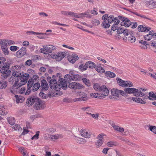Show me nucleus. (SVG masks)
Instances as JSON below:
<instances>
[{
    "label": "nucleus",
    "mask_w": 156,
    "mask_h": 156,
    "mask_svg": "<svg viewBox=\"0 0 156 156\" xmlns=\"http://www.w3.org/2000/svg\"><path fill=\"white\" fill-rule=\"evenodd\" d=\"M12 75L15 79V82L12 86V88H18L27 82L29 75L27 73H23L21 72L16 70H12Z\"/></svg>",
    "instance_id": "nucleus-1"
},
{
    "label": "nucleus",
    "mask_w": 156,
    "mask_h": 156,
    "mask_svg": "<svg viewBox=\"0 0 156 156\" xmlns=\"http://www.w3.org/2000/svg\"><path fill=\"white\" fill-rule=\"evenodd\" d=\"M10 66L9 63L5 62L0 67V68L1 69L0 70V73L2 74L1 75L2 79H4L6 78L10 75L11 73V71L9 69Z\"/></svg>",
    "instance_id": "nucleus-2"
},
{
    "label": "nucleus",
    "mask_w": 156,
    "mask_h": 156,
    "mask_svg": "<svg viewBox=\"0 0 156 156\" xmlns=\"http://www.w3.org/2000/svg\"><path fill=\"white\" fill-rule=\"evenodd\" d=\"M52 78V79L51 77L48 76L47 78V80L50 83V88L56 91H58L61 89V86L58 83V82L57 81L58 77L56 78L55 76L53 75Z\"/></svg>",
    "instance_id": "nucleus-3"
},
{
    "label": "nucleus",
    "mask_w": 156,
    "mask_h": 156,
    "mask_svg": "<svg viewBox=\"0 0 156 156\" xmlns=\"http://www.w3.org/2000/svg\"><path fill=\"white\" fill-rule=\"evenodd\" d=\"M71 75L67 74L65 76V79H59L58 80V83L61 86V88H62L63 89H65L67 87V83H70L71 80Z\"/></svg>",
    "instance_id": "nucleus-4"
},
{
    "label": "nucleus",
    "mask_w": 156,
    "mask_h": 156,
    "mask_svg": "<svg viewBox=\"0 0 156 156\" xmlns=\"http://www.w3.org/2000/svg\"><path fill=\"white\" fill-rule=\"evenodd\" d=\"M124 90L128 94H133L136 97H141L144 95V94L141 91L140 89H137L135 88H125Z\"/></svg>",
    "instance_id": "nucleus-5"
},
{
    "label": "nucleus",
    "mask_w": 156,
    "mask_h": 156,
    "mask_svg": "<svg viewBox=\"0 0 156 156\" xmlns=\"http://www.w3.org/2000/svg\"><path fill=\"white\" fill-rule=\"evenodd\" d=\"M78 98L73 99V101L74 102L85 101L88 99L87 94L83 92H80L77 95Z\"/></svg>",
    "instance_id": "nucleus-6"
},
{
    "label": "nucleus",
    "mask_w": 156,
    "mask_h": 156,
    "mask_svg": "<svg viewBox=\"0 0 156 156\" xmlns=\"http://www.w3.org/2000/svg\"><path fill=\"white\" fill-rule=\"evenodd\" d=\"M116 80L118 81L119 85L124 87H130L133 86V83L129 81L122 80L119 78H117Z\"/></svg>",
    "instance_id": "nucleus-7"
},
{
    "label": "nucleus",
    "mask_w": 156,
    "mask_h": 156,
    "mask_svg": "<svg viewBox=\"0 0 156 156\" xmlns=\"http://www.w3.org/2000/svg\"><path fill=\"white\" fill-rule=\"evenodd\" d=\"M118 18L120 20L122 21L121 23V26H125V27H128L130 25H132L133 23H131L128 19L123 17L120 16H118Z\"/></svg>",
    "instance_id": "nucleus-8"
},
{
    "label": "nucleus",
    "mask_w": 156,
    "mask_h": 156,
    "mask_svg": "<svg viewBox=\"0 0 156 156\" xmlns=\"http://www.w3.org/2000/svg\"><path fill=\"white\" fill-rule=\"evenodd\" d=\"M69 87L70 88L75 90L82 89L84 88V86L81 84L76 82L70 83Z\"/></svg>",
    "instance_id": "nucleus-9"
},
{
    "label": "nucleus",
    "mask_w": 156,
    "mask_h": 156,
    "mask_svg": "<svg viewBox=\"0 0 156 156\" xmlns=\"http://www.w3.org/2000/svg\"><path fill=\"white\" fill-rule=\"evenodd\" d=\"M66 56L65 54L63 52L58 53L56 55L52 54L51 55V57L55 58L58 61H59L62 60Z\"/></svg>",
    "instance_id": "nucleus-10"
},
{
    "label": "nucleus",
    "mask_w": 156,
    "mask_h": 156,
    "mask_svg": "<svg viewBox=\"0 0 156 156\" xmlns=\"http://www.w3.org/2000/svg\"><path fill=\"white\" fill-rule=\"evenodd\" d=\"M39 98H38L34 96H30L27 99L26 102L27 104L29 106L32 105L34 103H35L37 100H39Z\"/></svg>",
    "instance_id": "nucleus-11"
},
{
    "label": "nucleus",
    "mask_w": 156,
    "mask_h": 156,
    "mask_svg": "<svg viewBox=\"0 0 156 156\" xmlns=\"http://www.w3.org/2000/svg\"><path fill=\"white\" fill-rule=\"evenodd\" d=\"M26 53V48L25 47H22L21 49L16 52V56L18 58H22L25 55Z\"/></svg>",
    "instance_id": "nucleus-12"
},
{
    "label": "nucleus",
    "mask_w": 156,
    "mask_h": 156,
    "mask_svg": "<svg viewBox=\"0 0 156 156\" xmlns=\"http://www.w3.org/2000/svg\"><path fill=\"white\" fill-rule=\"evenodd\" d=\"M69 74L71 75V80L74 81H79L81 80L83 77L79 74H75L74 72L71 71L69 72Z\"/></svg>",
    "instance_id": "nucleus-13"
},
{
    "label": "nucleus",
    "mask_w": 156,
    "mask_h": 156,
    "mask_svg": "<svg viewBox=\"0 0 156 156\" xmlns=\"http://www.w3.org/2000/svg\"><path fill=\"white\" fill-rule=\"evenodd\" d=\"M44 103L39 98V100H37L35 103L34 105V108L37 110H39L40 109H43L44 107Z\"/></svg>",
    "instance_id": "nucleus-14"
},
{
    "label": "nucleus",
    "mask_w": 156,
    "mask_h": 156,
    "mask_svg": "<svg viewBox=\"0 0 156 156\" xmlns=\"http://www.w3.org/2000/svg\"><path fill=\"white\" fill-rule=\"evenodd\" d=\"M100 91L102 93L103 95L102 96H101L102 98H104L105 96H108L109 93V90L108 88L105 85L102 86Z\"/></svg>",
    "instance_id": "nucleus-15"
},
{
    "label": "nucleus",
    "mask_w": 156,
    "mask_h": 156,
    "mask_svg": "<svg viewBox=\"0 0 156 156\" xmlns=\"http://www.w3.org/2000/svg\"><path fill=\"white\" fill-rule=\"evenodd\" d=\"M138 30L139 32H148L150 30L151 28L150 27H146L144 25H140L138 27Z\"/></svg>",
    "instance_id": "nucleus-16"
},
{
    "label": "nucleus",
    "mask_w": 156,
    "mask_h": 156,
    "mask_svg": "<svg viewBox=\"0 0 156 156\" xmlns=\"http://www.w3.org/2000/svg\"><path fill=\"white\" fill-rule=\"evenodd\" d=\"M33 85V82H32V80H29L27 83V89L25 93L26 95H28L30 93L32 90V89H31V88Z\"/></svg>",
    "instance_id": "nucleus-17"
},
{
    "label": "nucleus",
    "mask_w": 156,
    "mask_h": 156,
    "mask_svg": "<svg viewBox=\"0 0 156 156\" xmlns=\"http://www.w3.org/2000/svg\"><path fill=\"white\" fill-rule=\"evenodd\" d=\"M41 87L42 88L41 91H43V90H48L49 88L48 85L45 80L43 79L41 80Z\"/></svg>",
    "instance_id": "nucleus-18"
},
{
    "label": "nucleus",
    "mask_w": 156,
    "mask_h": 156,
    "mask_svg": "<svg viewBox=\"0 0 156 156\" xmlns=\"http://www.w3.org/2000/svg\"><path fill=\"white\" fill-rule=\"evenodd\" d=\"M146 3L147 6L151 8L156 7V2L152 0H148L146 2Z\"/></svg>",
    "instance_id": "nucleus-19"
},
{
    "label": "nucleus",
    "mask_w": 156,
    "mask_h": 156,
    "mask_svg": "<svg viewBox=\"0 0 156 156\" xmlns=\"http://www.w3.org/2000/svg\"><path fill=\"white\" fill-rule=\"evenodd\" d=\"M47 54L52 52V51L56 49V48L52 45H48L45 46Z\"/></svg>",
    "instance_id": "nucleus-20"
},
{
    "label": "nucleus",
    "mask_w": 156,
    "mask_h": 156,
    "mask_svg": "<svg viewBox=\"0 0 156 156\" xmlns=\"http://www.w3.org/2000/svg\"><path fill=\"white\" fill-rule=\"evenodd\" d=\"M80 134L83 136L87 138H90L91 135V134L89 133L85 129H81L80 131Z\"/></svg>",
    "instance_id": "nucleus-21"
},
{
    "label": "nucleus",
    "mask_w": 156,
    "mask_h": 156,
    "mask_svg": "<svg viewBox=\"0 0 156 156\" xmlns=\"http://www.w3.org/2000/svg\"><path fill=\"white\" fill-rule=\"evenodd\" d=\"M119 90L117 89L113 88L112 89L111 92L112 95L114 96H116L118 98L120 96Z\"/></svg>",
    "instance_id": "nucleus-22"
},
{
    "label": "nucleus",
    "mask_w": 156,
    "mask_h": 156,
    "mask_svg": "<svg viewBox=\"0 0 156 156\" xmlns=\"http://www.w3.org/2000/svg\"><path fill=\"white\" fill-rule=\"evenodd\" d=\"M149 96L148 97V98L151 100H156V92H150L149 93Z\"/></svg>",
    "instance_id": "nucleus-23"
},
{
    "label": "nucleus",
    "mask_w": 156,
    "mask_h": 156,
    "mask_svg": "<svg viewBox=\"0 0 156 156\" xmlns=\"http://www.w3.org/2000/svg\"><path fill=\"white\" fill-rule=\"evenodd\" d=\"M86 65L87 66V68H89L90 69H93L95 67L96 65L93 62L91 61H89L87 62Z\"/></svg>",
    "instance_id": "nucleus-24"
},
{
    "label": "nucleus",
    "mask_w": 156,
    "mask_h": 156,
    "mask_svg": "<svg viewBox=\"0 0 156 156\" xmlns=\"http://www.w3.org/2000/svg\"><path fill=\"white\" fill-rule=\"evenodd\" d=\"M32 86V90L33 92L37 91L40 87V83L38 82L34 83Z\"/></svg>",
    "instance_id": "nucleus-25"
},
{
    "label": "nucleus",
    "mask_w": 156,
    "mask_h": 156,
    "mask_svg": "<svg viewBox=\"0 0 156 156\" xmlns=\"http://www.w3.org/2000/svg\"><path fill=\"white\" fill-rule=\"evenodd\" d=\"M96 70L98 73H102L105 72L104 69L100 66V65H97L95 68Z\"/></svg>",
    "instance_id": "nucleus-26"
},
{
    "label": "nucleus",
    "mask_w": 156,
    "mask_h": 156,
    "mask_svg": "<svg viewBox=\"0 0 156 156\" xmlns=\"http://www.w3.org/2000/svg\"><path fill=\"white\" fill-rule=\"evenodd\" d=\"M79 58V57L76 55H75L74 56H72L68 58V61L72 63H74Z\"/></svg>",
    "instance_id": "nucleus-27"
},
{
    "label": "nucleus",
    "mask_w": 156,
    "mask_h": 156,
    "mask_svg": "<svg viewBox=\"0 0 156 156\" xmlns=\"http://www.w3.org/2000/svg\"><path fill=\"white\" fill-rule=\"evenodd\" d=\"M139 43L141 44L142 45L140 46L141 48L144 49H147V45H149V44L147 43L146 41H144L143 40H140L139 41Z\"/></svg>",
    "instance_id": "nucleus-28"
},
{
    "label": "nucleus",
    "mask_w": 156,
    "mask_h": 156,
    "mask_svg": "<svg viewBox=\"0 0 156 156\" xmlns=\"http://www.w3.org/2000/svg\"><path fill=\"white\" fill-rule=\"evenodd\" d=\"M7 82L4 80L0 81V88L2 89L5 88L7 86Z\"/></svg>",
    "instance_id": "nucleus-29"
},
{
    "label": "nucleus",
    "mask_w": 156,
    "mask_h": 156,
    "mask_svg": "<svg viewBox=\"0 0 156 156\" xmlns=\"http://www.w3.org/2000/svg\"><path fill=\"white\" fill-rule=\"evenodd\" d=\"M15 97L16 98V102L17 103H22L24 100V98L21 96H19L17 95H16Z\"/></svg>",
    "instance_id": "nucleus-30"
},
{
    "label": "nucleus",
    "mask_w": 156,
    "mask_h": 156,
    "mask_svg": "<svg viewBox=\"0 0 156 156\" xmlns=\"http://www.w3.org/2000/svg\"><path fill=\"white\" fill-rule=\"evenodd\" d=\"M94 89L97 91H100L102 86H100L98 83H95L93 86Z\"/></svg>",
    "instance_id": "nucleus-31"
},
{
    "label": "nucleus",
    "mask_w": 156,
    "mask_h": 156,
    "mask_svg": "<svg viewBox=\"0 0 156 156\" xmlns=\"http://www.w3.org/2000/svg\"><path fill=\"white\" fill-rule=\"evenodd\" d=\"M106 144L108 147H112L117 146L118 145V143L115 141H112L107 143Z\"/></svg>",
    "instance_id": "nucleus-32"
},
{
    "label": "nucleus",
    "mask_w": 156,
    "mask_h": 156,
    "mask_svg": "<svg viewBox=\"0 0 156 156\" xmlns=\"http://www.w3.org/2000/svg\"><path fill=\"white\" fill-rule=\"evenodd\" d=\"M131 12L138 16L140 17L141 18H144L145 19H147L151 21H153V20H152L151 19L147 18L146 16L144 15H140V14H139V13H137V12H133L131 11Z\"/></svg>",
    "instance_id": "nucleus-33"
},
{
    "label": "nucleus",
    "mask_w": 156,
    "mask_h": 156,
    "mask_svg": "<svg viewBox=\"0 0 156 156\" xmlns=\"http://www.w3.org/2000/svg\"><path fill=\"white\" fill-rule=\"evenodd\" d=\"M105 75L107 76H108L110 77L113 78L115 77V74L110 71H106L105 73Z\"/></svg>",
    "instance_id": "nucleus-34"
},
{
    "label": "nucleus",
    "mask_w": 156,
    "mask_h": 156,
    "mask_svg": "<svg viewBox=\"0 0 156 156\" xmlns=\"http://www.w3.org/2000/svg\"><path fill=\"white\" fill-rule=\"evenodd\" d=\"M32 80L33 84L34 83H37V82L39 80L38 76L37 75H34L33 78L30 79L29 80Z\"/></svg>",
    "instance_id": "nucleus-35"
},
{
    "label": "nucleus",
    "mask_w": 156,
    "mask_h": 156,
    "mask_svg": "<svg viewBox=\"0 0 156 156\" xmlns=\"http://www.w3.org/2000/svg\"><path fill=\"white\" fill-rule=\"evenodd\" d=\"M2 50L3 51L4 54L5 55H8L9 54V51L7 46L3 47L2 46H1Z\"/></svg>",
    "instance_id": "nucleus-36"
},
{
    "label": "nucleus",
    "mask_w": 156,
    "mask_h": 156,
    "mask_svg": "<svg viewBox=\"0 0 156 156\" xmlns=\"http://www.w3.org/2000/svg\"><path fill=\"white\" fill-rule=\"evenodd\" d=\"M82 80H83V82L88 87L90 86V80L86 78H82Z\"/></svg>",
    "instance_id": "nucleus-37"
},
{
    "label": "nucleus",
    "mask_w": 156,
    "mask_h": 156,
    "mask_svg": "<svg viewBox=\"0 0 156 156\" xmlns=\"http://www.w3.org/2000/svg\"><path fill=\"white\" fill-rule=\"evenodd\" d=\"M9 123L12 125H13L15 123V119L13 117H10L7 119Z\"/></svg>",
    "instance_id": "nucleus-38"
},
{
    "label": "nucleus",
    "mask_w": 156,
    "mask_h": 156,
    "mask_svg": "<svg viewBox=\"0 0 156 156\" xmlns=\"http://www.w3.org/2000/svg\"><path fill=\"white\" fill-rule=\"evenodd\" d=\"M87 67L86 64H83L79 66V69L82 71H84L87 69Z\"/></svg>",
    "instance_id": "nucleus-39"
},
{
    "label": "nucleus",
    "mask_w": 156,
    "mask_h": 156,
    "mask_svg": "<svg viewBox=\"0 0 156 156\" xmlns=\"http://www.w3.org/2000/svg\"><path fill=\"white\" fill-rule=\"evenodd\" d=\"M59 136L58 134L56 135H52L50 136V139L52 140H55L59 138Z\"/></svg>",
    "instance_id": "nucleus-40"
},
{
    "label": "nucleus",
    "mask_w": 156,
    "mask_h": 156,
    "mask_svg": "<svg viewBox=\"0 0 156 156\" xmlns=\"http://www.w3.org/2000/svg\"><path fill=\"white\" fill-rule=\"evenodd\" d=\"M149 127V130L152 131L154 133L156 134V127L155 126H147Z\"/></svg>",
    "instance_id": "nucleus-41"
},
{
    "label": "nucleus",
    "mask_w": 156,
    "mask_h": 156,
    "mask_svg": "<svg viewBox=\"0 0 156 156\" xmlns=\"http://www.w3.org/2000/svg\"><path fill=\"white\" fill-rule=\"evenodd\" d=\"M0 43L1 44V46H2L3 47L7 46V40H0Z\"/></svg>",
    "instance_id": "nucleus-42"
},
{
    "label": "nucleus",
    "mask_w": 156,
    "mask_h": 156,
    "mask_svg": "<svg viewBox=\"0 0 156 156\" xmlns=\"http://www.w3.org/2000/svg\"><path fill=\"white\" fill-rule=\"evenodd\" d=\"M121 31H122V33L125 36H128L129 35V30L126 29H124V28H123V29H121Z\"/></svg>",
    "instance_id": "nucleus-43"
},
{
    "label": "nucleus",
    "mask_w": 156,
    "mask_h": 156,
    "mask_svg": "<svg viewBox=\"0 0 156 156\" xmlns=\"http://www.w3.org/2000/svg\"><path fill=\"white\" fill-rule=\"evenodd\" d=\"M115 18L112 15L109 16L108 17V23H112L114 20Z\"/></svg>",
    "instance_id": "nucleus-44"
},
{
    "label": "nucleus",
    "mask_w": 156,
    "mask_h": 156,
    "mask_svg": "<svg viewBox=\"0 0 156 156\" xmlns=\"http://www.w3.org/2000/svg\"><path fill=\"white\" fill-rule=\"evenodd\" d=\"M29 33L34 35H44V34L43 33H39L38 32H35L32 31H29L27 32V34H28Z\"/></svg>",
    "instance_id": "nucleus-45"
},
{
    "label": "nucleus",
    "mask_w": 156,
    "mask_h": 156,
    "mask_svg": "<svg viewBox=\"0 0 156 156\" xmlns=\"http://www.w3.org/2000/svg\"><path fill=\"white\" fill-rule=\"evenodd\" d=\"M102 27L105 28H109L110 26L109 23H107V21H103L101 24Z\"/></svg>",
    "instance_id": "nucleus-46"
},
{
    "label": "nucleus",
    "mask_w": 156,
    "mask_h": 156,
    "mask_svg": "<svg viewBox=\"0 0 156 156\" xmlns=\"http://www.w3.org/2000/svg\"><path fill=\"white\" fill-rule=\"evenodd\" d=\"M136 39V37L133 36H131V37H128V41L131 42V43L135 42Z\"/></svg>",
    "instance_id": "nucleus-47"
},
{
    "label": "nucleus",
    "mask_w": 156,
    "mask_h": 156,
    "mask_svg": "<svg viewBox=\"0 0 156 156\" xmlns=\"http://www.w3.org/2000/svg\"><path fill=\"white\" fill-rule=\"evenodd\" d=\"M90 95L92 98H98L100 97V94H98L97 93H93L90 94Z\"/></svg>",
    "instance_id": "nucleus-48"
},
{
    "label": "nucleus",
    "mask_w": 156,
    "mask_h": 156,
    "mask_svg": "<svg viewBox=\"0 0 156 156\" xmlns=\"http://www.w3.org/2000/svg\"><path fill=\"white\" fill-rule=\"evenodd\" d=\"M136 102L141 103L142 104H145L146 102V101H145L143 100H142L141 98H137L136 99Z\"/></svg>",
    "instance_id": "nucleus-49"
},
{
    "label": "nucleus",
    "mask_w": 156,
    "mask_h": 156,
    "mask_svg": "<svg viewBox=\"0 0 156 156\" xmlns=\"http://www.w3.org/2000/svg\"><path fill=\"white\" fill-rule=\"evenodd\" d=\"M6 58L4 57H0V67L5 63L4 62L6 61Z\"/></svg>",
    "instance_id": "nucleus-50"
},
{
    "label": "nucleus",
    "mask_w": 156,
    "mask_h": 156,
    "mask_svg": "<svg viewBox=\"0 0 156 156\" xmlns=\"http://www.w3.org/2000/svg\"><path fill=\"white\" fill-rule=\"evenodd\" d=\"M99 140L97 141V147L98 148L103 143V141L102 139H99Z\"/></svg>",
    "instance_id": "nucleus-51"
},
{
    "label": "nucleus",
    "mask_w": 156,
    "mask_h": 156,
    "mask_svg": "<svg viewBox=\"0 0 156 156\" xmlns=\"http://www.w3.org/2000/svg\"><path fill=\"white\" fill-rule=\"evenodd\" d=\"M19 49V48L15 46H12L10 47V50L12 51H15Z\"/></svg>",
    "instance_id": "nucleus-52"
},
{
    "label": "nucleus",
    "mask_w": 156,
    "mask_h": 156,
    "mask_svg": "<svg viewBox=\"0 0 156 156\" xmlns=\"http://www.w3.org/2000/svg\"><path fill=\"white\" fill-rule=\"evenodd\" d=\"M43 48H41L40 49L41 52L45 55L47 54L46 48H45V46H43Z\"/></svg>",
    "instance_id": "nucleus-53"
},
{
    "label": "nucleus",
    "mask_w": 156,
    "mask_h": 156,
    "mask_svg": "<svg viewBox=\"0 0 156 156\" xmlns=\"http://www.w3.org/2000/svg\"><path fill=\"white\" fill-rule=\"evenodd\" d=\"M86 113L87 114H89V115H90L94 118L95 119H98V114H91L90 113H89L88 112H87Z\"/></svg>",
    "instance_id": "nucleus-54"
},
{
    "label": "nucleus",
    "mask_w": 156,
    "mask_h": 156,
    "mask_svg": "<svg viewBox=\"0 0 156 156\" xmlns=\"http://www.w3.org/2000/svg\"><path fill=\"white\" fill-rule=\"evenodd\" d=\"M100 21L97 20H94L92 21L93 24L95 26H97L100 24Z\"/></svg>",
    "instance_id": "nucleus-55"
},
{
    "label": "nucleus",
    "mask_w": 156,
    "mask_h": 156,
    "mask_svg": "<svg viewBox=\"0 0 156 156\" xmlns=\"http://www.w3.org/2000/svg\"><path fill=\"white\" fill-rule=\"evenodd\" d=\"M40 132L39 131H37L36 132V134L34 135L31 139L33 140L34 139H35L37 140L38 139V136Z\"/></svg>",
    "instance_id": "nucleus-56"
},
{
    "label": "nucleus",
    "mask_w": 156,
    "mask_h": 156,
    "mask_svg": "<svg viewBox=\"0 0 156 156\" xmlns=\"http://www.w3.org/2000/svg\"><path fill=\"white\" fill-rule=\"evenodd\" d=\"M42 91H41L39 93V96L42 97L43 99H45L48 98L47 95L45 94L43 92H42Z\"/></svg>",
    "instance_id": "nucleus-57"
},
{
    "label": "nucleus",
    "mask_w": 156,
    "mask_h": 156,
    "mask_svg": "<svg viewBox=\"0 0 156 156\" xmlns=\"http://www.w3.org/2000/svg\"><path fill=\"white\" fill-rule=\"evenodd\" d=\"M12 128L14 129V130H22V128H21V129H20V126L17 124H16L13 126Z\"/></svg>",
    "instance_id": "nucleus-58"
},
{
    "label": "nucleus",
    "mask_w": 156,
    "mask_h": 156,
    "mask_svg": "<svg viewBox=\"0 0 156 156\" xmlns=\"http://www.w3.org/2000/svg\"><path fill=\"white\" fill-rule=\"evenodd\" d=\"M144 39L146 40L150 41L152 38V36H150L148 34L145 35L144 37Z\"/></svg>",
    "instance_id": "nucleus-59"
},
{
    "label": "nucleus",
    "mask_w": 156,
    "mask_h": 156,
    "mask_svg": "<svg viewBox=\"0 0 156 156\" xmlns=\"http://www.w3.org/2000/svg\"><path fill=\"white\" fill-rule=\"evenodd\" d=\"M120 94L124 97H127L128 95L126 94L125 91H123L122 90H119Z\"/></svg>",
    "instance_id": "nucleus-60"
},
{
    "label": "nucleus",
    "mask_w": 156,
    "mask_h": 156,
    "mask_svg": "<svg viewBox=\"0 0 156 156\" xmlns=\"http://www.w3.org/2000/svg\"><path fill=\"white\" fill-rule=\"evenodd\" d=\"M56 131L55 129L54 128H50L46 130V131L50 133H53Z\"/></svg>",
    "instance_id": "nucleus-61"
},
{
    "label": "nucleus",
    "mask_w": 156,
    "mask_h": 156,
    "mask_svg": "<svg viewBox=\"0 0 156 156\" xmlns=\"http://www.w3.org/2000/svg\"><path fill=\"white\" fill-rule=\"evenodd\" d=\"M32 60L30 59H29L26 62L25 64L26 66H29L32 64Z\"/></svg>",
    "instance_id": "nucleus-62"
},
{
    "label": "nucleus",
    "mask_w": 156,
    "mask_h": 156,
    "mask_svg": "<svg viewBox=\"0 0 156 156\" xmlns=\"http://www.w3.org/2000/svg\"><path fill=\"white\" fill-rule=\"evenodd\" d=\"M83 16H86L87 17L90 18L91 16L89 14L88 12H86L84 13H83Z\"/></svg>",
    "instance_id": "nucleus-63"
},
{
    "label": "nucleus",
    "mask_w": 156,
    "mask_h": 156,
    "mask_svg": "<svg viewBox=\"0 0 156 156\" xmlns=\"http://www.w3.org/2000/svg\"><path fill=\"white\" fill-rule=\"evenodd\" d=\"M108 14H106L104 15L102 17V20H104V21H107V20L108 19Z\"/></svg>",
    "instance_id": "nucleus-64"
}]
</instances>
